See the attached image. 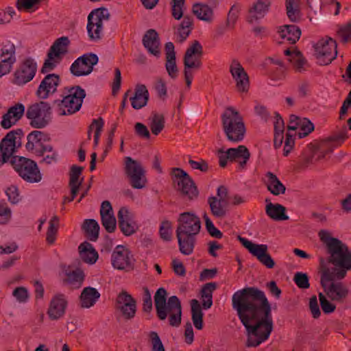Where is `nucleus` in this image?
I'll return each mask as SVG.
<instances>
[{
  "instance_id": "0e129e2a",
  "label": "nucleus",
  "mask_w": 351,
  "mask_h": 351,
  "mask_svg": "<svg viewBox=\"0 0 351 351\" xmlns=\"http://www.w3.org/2000/svg\"><path fill=\"white\" fill-rule=\"evenodd\" d=\"M319 299L320 302V306L322 307V311L324 313L328 314L335 311L336 308V306L331 303L322 293L319 294Z\"/></svg>"
},
{
  "instance_id": "f8f14e48",
  "label": "nucleus",
  "mask_w": 351,
  "mask_h": 351,
  "mask_svg": "<svg viewBox=\"0 0 351 351\" xmlns=\"http://www.w3.org/2000/svg\"><path fill=\"white\" fill-rule=\"evenodd\" d=\"M110 14L106 8H97L93 10L88 16L86 26L89 38L99 40L103 29V20H108Z\"/></svg>"
},
{
  "instance_id": "5fc2aeb1",
  "label": "nucleus",
  "mask_w": 351,
  "mask_h": 351,
  "mask_svg": "<svg viewBox=\"0 0 351 351\" xmlns=\"http://www.w3.org/2000/svg\"><path fill=\"white\" fill-rule=\"evenodd\" d=\"M298 127L300 130L298 132V135L300 138L308 136L311 132L314 130V125L307 119H301Z\"/></svg>"
},
{
  "instance_id": "864d4df0",
  "label": "nucleus",
  "mask_w": 351,
  "mask_h": 351,
  "mask_svg": "<svg viewBox=\"0 0 351 351\" xmlns=\"http://www.w3.org/2000/svg\"><path fill=\"white\" fill-rule=\"evenodd\" d=\"M42 154L37 155L38 156H42L43 159L40 162H43L47 165H51L55 163L58 160V153L54 150L53 146L51 145L50 151H42Z\"/></svg>"
},
{
  "instance_id": "c756f323",
  "label": "nucleus",
  "mask_w": 351,
  "mask_h": 351,
  "mask_svg": "<svg viewBox=\"0 0 351 351\" xmlns=\"http://www.w3.org/2000/svg\"><path fill=\"white\" fill-rule=\"evenodd\" d=\"M208 204L210 212L215 217L222 219L227 216L229 211L228 202L216 199L215 196H210L208 198Z\"/></svg>"
},
{
  "instance_id": "4468645a",
  "label": "nucleus",
  "mask_w": 351,
  "mask_h": 351,
  "mask_svg": "<svg viewBox=\"0 0 351 351\" xmlns=\"http://www.w3.org/2000/svg\"><path fill=\"white\" fill-rule=\"evenodd\" d=\"M315 55L320 64H329L337 57V43L329 37L322 38L315 45Z\"/></svg>"
},
{
  "instance_id": "bb28decb",
  "label": "nucleus",
  "mask_w": 351,
  "mask_h": 351,
  "mask_svg": "<svg viewBox=\"0 0 351 351\" xmlns=\"http://www.w3.org/2000/svg\"><path fill=\"white\" fill-rule=\"evenodd\" d=\"M25 107L21 104H17L9 108L7 113L3 116L1 125L8 129L14 125L23 115Z\"/></svg>"
},
{
  "instance_id": "7ed1b4c3",
  "label": "nucleus",
  "mask_w": 351,
  "mask_h": 351,
  "mask_svg": "<svg viewBox=\"0 0 351 351\" xmlns=\"http://www.w3.org/2000/svg\"><path fill=\"white\" fill-rule=\"evenodd\" d=\"M318 234L330 254L328 262L334 265L331 273L336 274L338 280L344 278L351 270V251L341 241L332 237L327 230H321Z\"/></svg>"
},
{
  "instance_id": "c9c22d12",
  "label": "nucleus",
  "mask_w": 351,
  "mask_h": 351,
  "mask_svg": "<svg viewBox=\"0 0 351 351\" xmlns=\"http://www.w3.org/2000/svg\"><path fill=\"white\" fill-rule=\"evenodd\" d=\"M238 240L256 258L261 259L267 253L268 247L265 244H254L245 238L238 236Z\"/></svg>"
},
{
  "instance_id": "4d7b16f0",
  "label": "nucleus",
  "mask_w": 351,
  "mask_h": 351,
  "mask_svg": "<svg viewBox=\"0 0 351 351\" xmlns=\"http://www.w3.org/2000/svg\"><path fill=\"white\" fill-rule=\"evenodd\" d=\"M185 0H171V14L175 19L179 20L183 16V7Z\"/></svg>"
},
{
  "instance_id": "13d9d810",
  "label": "nucleus",
  "mask_w": 351,
  "mask_h": 351,
  "mask_svg": "<svg viewBox=\"0 0 351 351\" xmlns=\"http://www.w3.org/2000/svg\"><path fill=\"white\" fill-rule=\"evenodd\" d=\"M290 62L292 63L296 71L302 72L305 70L304 66L306 64V61L300 51L293 54V58H292Z\"/></svg>"
},
{
  "instance_id": "8fccbe9b",
  "label": "nucleus",
  "mask_w": 351,
  "mask_h": 351,
  "mask_svg": "<svg viewBox=\"0 0 351 351\" xmlns=\"http://www.w3.org/2000/svg\"><path fill=\"white\" fill-rule=\"evenodd\" d=\"M337 35L343 43L351 41V21L346 24L339 25Z\"/></svg>"
},
{
  "instance_id": "9b49d317",
  "label": "nucleus",
  "mask_w": 351,
  "mask_h": 351,
  "mask_svg": "<svg viewBox=\"0 0 351 351\" xmlns=\"http://www.w3.org/2000/svg\"><path fill=\"white\" fill-rule=\"evenodd\" d=\"M173 182L177 184L176 189L181 195L189 199H196L199 195L197 188L192 178L182 169L175 168L173 169Z\"/></svg>"
},
{
  "instance_id": "f704fd0d",
  "label": "nucleus",
  "mask_w": 351,
  "mask_h": 351,
  "mask_svg": "<svg viewBox=\"0 0 351 351\" xmlns=\"http://www.w3.org/2000/svg\"><path fill=\"white\" fill-rule=\"evenodd\" d=\"M80 258L88 264H94L98 259V253L88 242L84 241L78 247Z\"/></svg>"
},
{
  "instance_id": "bf43d9fd",
  "label": "nucleus",
  "mask_w": 351,
  "mask_h": 351,
  "mask_svg": "<svg viewBox=\"0 0 351 351\" xmlns=\"http://www.w3.org/2000/svg\"><path fill=\"white\" fill-rule=\"evenodd\" d=\"M172 226L171 223L169 221H164L162 222L159 232L160 238L166 241H169L172 237Z\"/></svg>"
},
{
  "instance_id": "603ef678",
  "label": "nucleus",
  "mask_w": 351,
  "mask_h": 351,
  "mask_svg": "<svg viewBox=\"0 0 351 351\" xmlns=\"http://www.w3.org/2000/svg\"><path fill=\"white\" fill-rule=\"evenodd\" d=\"M167 290L163 288L160 287L159 288L154 296V304L156 309H158L160 307H163L166 303H167Z\"/></svg>"
},
{
  "instance_id": "2eb2a0df",
  "label": "nucleus",
  "mask_w": 351,
  "mask_h": 351,
  "mask_svg": "<svg viewBox=\"0 0 351 351\" xmlns=\"http://www.w3.org/2000/svg\"><path fill=\"white\" fill-rule=\"evenodd\" d=\"M125 171L133 188L139 189L145 186L147 180L145 170L139 162L130 157H126Z\"/></svg>"
},
{
  "instance_id": "a878e982",
  "label": "nucleus",
  "mask_w": 351,
  "mask_h": 351,
  "mask_svg": "<svg viewBox=\"0 0 351 351\" xmlns=\"http://www.w3.org/2000/svg\"><path fill=\"white\" fill-rule=\"evenodd\" d=\"M117 217L119 227L123 234L130 236L136 232L137 229L136 224L132 220L130 213L125 207H122L119 209Z\"/></svg>"
},
{
  "instance_id": "393cba45",
  "label": "nucleus",
  "mask_w": 351,
  "mask_h": 351,
  "mask_svg": "<svg viewBox=\"0 0 351 351\" xmlns=\"http://www.w3.org/2000/svg\"><path fill=\"white\" fill-rule=\"evenodd\" d=\"M143 46L148 52L156 58L160 56V43L158 34L155 29L147 30L143 37Z\"/></svg>"
},
{
  "instance_id": "338daca9",
  "label": "nucleus",
  "mask_w": 351,
  "mask_h": 351,
  "mask_svg": "<svg viewBox=\"0 0 351 351\" xmlns=\"http://www.w3.org/2000/svg\"><path fill=\"white\" fill-rule=\"evenodd\" d=\"M143 310L146 313H150L152 310V300L150 291L147 287H143Z\"/></svg>"
},
{
  "instance_id": "6e6d98bb",
  "label": "nucleus",
  "mask_w": 351,
  "mask_h": 351,
  "mask_svg": "<svg viewBox=\"0 0 351 351\" xmlns=\"http://www.w3.org/2000/svg\"><path fill=\"white\" fill-rule=\"evenodd\" d=\"M203 218L205 221L206 228L210 236L217 239H221L223 237L222 232L218 230L213 224L206 213H204Z\"/></svg>"
},
{
  "instance_id": "7c9ffc66",
  "label": "nucleus",
  "mask_w": 351,
  "mask_h": 351,
  "mask_svg": "<svg viewBox=\"0 0 351 351\" xmlns=\"http://www.w3.org/2000/svg\"><path fill=\"white\" fill-rule=\"evenodd\" d=\"M166 63L165 68L168 75L172 78L176 79L178 76V69L176 62V53L173 43L168 42L165 44Z\"/></svg>"
},
{
  "instance_id": "423d86ee",
  "label": "nucleus",
  "mask_w": 351,
  "mask_h": 351,
  "mask_svg": "<svg viewBox=\"0 0 351 351\" xmlns=\"http://www.w3.org/2000/svg\"><path fill=\"white\" fill-rule=\"evenodd\" d=\"M338 280L336 274H332L328 267H323L321 275V285L324 289L326 295L335 302H342L348 295V289Z\"/></svg>"
},
{
  "instance_id": "e433bc0d",
  "label": "nucleus",
  "mask_w": 351,
  "mask_h": 351,
  "mask_svg": "<svg viewBox=\"0 0 351 351\" xmlns=\"http://www.w3.org/2000/svg\"><path fill=\"white\" fill-rule=\"evenodd\" d=\"M99 298L100 293L95 288L85 287L80 295L81 306L82 308H90L95 304Z\"/></svg>"
},
{
  "instance_id": "e2e57ef3",
  "label": "nucleus",
  "mask_w": 351,
  "mask_h": 351,
  "mask_svg": "<svg viewBox=\"0 0 351 351\" xmlns=\"http://www.w3.org/2000/svg\"><path fill=\"white\" fill-rule=\"evenodd\" d=\"M293 280L300 289H308L310 287L308 275L305 273L297 272L294 275Z\"/></svg>"
},
{
  "instance_id": "2f4dec72",
  "label": "nucleus",
  "mask_w": 351,
  "mask_h": 351,
  "mask_svg": "<svg viewBox=\"0 0 351 351\" xmlns=\"http://www.w3.org/2000/svg\"><path fill=\"white\" fill-rule=\"evenodd\" d=\"M149 99V93L146 86L143 84H137L135 88L134 95L130 97L133 108L138 110L147 105Z\"/></svg>"
},
{
  "instance_id": "412c9836",
  "label": "nucleus",
  "mask_w": 351,
  "mask_h": 351,
  "mask_svg": "<svg viewBox=\"0 0 351 351\" xmlns=\"http://www.w3.org/2000/svg\"><path fill=\"white\" fill-rule=\"evenodd\" d=\"M60 83V77L56 73L47 74L41 81L36 90V95L38 98L45 99L49 95L55 93Z\"/></svg>"
},
{
  "instance_id": "680f3d73",
  "label": "nucleus",
  "mask_w": 351,
  "mask_h": 351,
  "mask_svg": "<svg viewBox=\"0 0 351 351\" xmlns=\"http://www.w3.org/2000/svg\"><path fill=\"white\" fill-rule=\"evenodd\" d=\"M287 14L289 19L295 22L300 19L298 3H286Z\"/></svg>"
},
{
  "instance_id": "4c0bfd02",
  "label": "nucleus",
  "mask_w": 351,
  "mask_h": 351,
  "mask_svg": "<svg viewBox=\"0 0 351 351\" xmlns=\"http://www.w3.org/2000/svg\"><path fill=\"white\" fill-rule=\"evenodd\" d=\"M192 12L201 21L211 22L213 19V10L208 5L196 3L193 5Z\"/></svg>"
},
{
  "instance_id": "6ab92c4d",
  "label": "nucleus",
  "mask_w": 351,
  "mask_h": 351,
  "mask_svg": "<svg viewBox=\"0 0 351 351\" xmlns=\"http://www.w3.org/2000/svg\"><path fill=\"white\" fill-rule=\"evenodd\" d=\"M99 58L95 53H89L77 58L70 67L71 73L77 77L87 75L93 70V66L97 64Z\"/></svg>"
},
{
  "instance_id": "1a4fd4ad",
  "label": "nucleus",
  "mask_w": 351,
  "mask_h": 351,
  "mask_svg": "<svg viewBox=\"0 0 351 351\" xmlns=\"http://www.w3.org/2000/svg\"><path fill=\"white\" fill-rule=\"evenodd\" d=\"M156 316L160 321L168 319L172 327H178L182 322V304L176 295H172L167 300L163 307L156 309Z\"/></svg>"
},
{
  "instance_id": "a18cd8bd",
  "label": "nucleus",
  "mask_w": 351,
  "mask_h": 351,
  "mask_svg": "<svg viewBox=\"0 0 351 351\" xmlns=\"http://www.w3.org/2000/svg\"><path fill=\"white\" fill-rule=\"evenodd\" d=\"M149 126L153 134L158 135L165 128V117L162 114L152 112L149 119Z\"/></svg>"
},
{
  "instance_id": "de8ad7c7",
  "label": "nucleus",
  "mask_w": 351,
  "mask_h": 351,
  "mask_svg": "<svg viewBox=\"0 0 351 351\" xmlns=\"http://www.w3.org/2000/svg\"><path fill=\"white\" fill-rule=\"evenodd\" d=\"M66 97H69L73 100L80 102L82 105L83 100L86 97L85 90L80 86H74L69 88H65Z\"/></svg>"
},
{
  "instance_id": "473e14b6",
  "label": "nucleus",
  "mask_w": 351,
  "mask_h": 351,
  "mask_svg": "<svg viewBox=\"0 0 351 351\" xmlns=\"http://www.w3.org/2000/svg\"><path fill=\"white\" fill-rule=\"evenodd\" d=\"M226 154L230 156V160H237L241 167L244 168L250 158V153L245 145H239L237 148H229Z\"/></svg>"
},
{
  "instance_id": "72a5a7b5",
  "label": "nucleus",
  "mask_w": 351,
  "mask_h": 351,
  "mask_svg": "<svg viewBox=\"0 0 351 351\" xmlns=\"http://www.w3.org/2000/svg\"><path fill=\"white\" fill-rule=\"evenodd\" d=\"M84 168L76 165H73L71 167L69 173V187L71 193V199L75 198L78 193L79 189L82 185L83 178L80 180V176L82 174Z\"/></svg>"
},
{
  "instance_id": "6e6552de",
  "label": "nucleus",
  "mask_w": 351,
  "mask_h": 351,
  "mask_svg": "<svg viewBox=\"0 0 351 351\" xmlns=\"http://www.w3.org/2000/svg\"><path fill=\"white\" fill-rule=\"evenodd\" d=\"M69 43L68 37L66 36L56 40L51 46L47 53V59L40 69L42 73H48L56 67L61 62L63 56L67 53Z\"/></svg>"
},
{
  "instance_id": "774afa93",
  "label": "nucleus",
  "mask_w": 351,
  "mask_h": 351,
  "mask_svg": "<svg viewBox=\"0 0 351 351\" xmlns=\"http://www.w3.org/2000/svg\"><path fill=\"white\" fill-rule=\"evenodd\" d=\"M149 337L152 341V351H165V347L157 332H151Z\"/></svg>"
},
{
  "instance_id": "c85d7f7f",
  "label": "nucleus",
  "mask_w": 351,
  "mask_h": 351,
  "mask_svg": "<svg viewBox=\"0 0 351 351\" xmlns=\"http://www.w3.org/2000/svg\"><path fill=\"white\" fill-rule=\"evenodd\" d=\"M270 0H258L249 10L247 21L254 23L263 18L269 10Z\"/></svg>"
},
{
  "instance_id": "c03bdc74",
  "label": "nucleus",
  "mask_w": 351,
  "mask_h": 351,
  "mask_svg": "<svg viewBox=\"0 0 351 351\" xmlns=\"http://www.w3.org/2000/svg\"><path fill=\"white\" fill-rule=\"evenodd\" d=\"M217 289L215 282H208L204 285L201 290L202 298V307L204 309L210 308L213 305V292Z\"/></svg>"
},
{
  "instance_id": "a211bd4d",
  "label": "nucleus",
  "mask_w": 351,
  "mask_h": 351,
  "mask_svg": "<svg viewBox=\"0 0 351 351\" xmlns=\"http://www.w3.org/2000/svg\"><path fill=\"white\" fill-rule=\"evenodd\" d=\"M134 258L131 252L123 245H117L111 255L112 265L119 270H130L134 268Z\"/></svg>"
},
{
  "instance_id": "69168bd1",
  "label": "nucleus",
  "mask_w": 351,
  "mask_h": 351,
  "mask_svg": "<svg viewBox=\"0 0 351 351\" xmlns=\"http://www.w3.org/2000/svg\"><path fill=\"white\" fill-rule=\"evenodd\" d=\"M12 217L11 209L6 203H0V224L8 223Z\"/></svg>"
},
{
  "instance_id": "39448f33",
  "label": "nucleus",
  "mask_w": 351,
  "mask_h": 351,
  "mask_svg": "<svg viewBox=\"0 0 351 351\" xmlns=\"http://www.w3.org/2000/svg\"><path fill=\"white\" fill-rule=\"evenodd\" d=\"M223 131L227 139L232 143L241 142L246 132L242 116L233 107L226 108L221 114Z\"/></svg>"
},
{
  "instance_id": "20e7f679",
  "label": "nucleus",
  "mask_w": 351,
  "mask_h": 351,
  "mask_svg": "<svg viewBox=\"0 0 351 351\" xmlns=\"http://www.w3.org/2000/svg\"><path fill=\"white\" fill-rule=\"evenodd\" d=\"M178 223L176 232L180 251L189 255L193 251L195 237L200 232V219L193 213L185 212L179 215Z\"/></svg>"
},
{
  "instance_id": "49530a36",
  "label": "nucleus",
  "mask_w": 351,
  "mask_h": 351,
  "mask_svg": "<svg viewBox=\"0 0 351 351\" xmlns=\"http://www.w3.org/2000/svg\"><path fill=\"white\" fill-rule=\"evenodd\" d=\"M66 276L64 282L70 285L73 289L80 288L84 278L83 271L80 269L66 273Z\"/></svg>"
},
{
  "instance_id": "4be33fe9",
  "label": "nucleus",
  "mask_w": 351,
  "mask_h": 351,
  "mask_svg": "<svg viewBox=\"0 0 351 351\" xmlns=\"http://www.w3.org/2000/svg\"><path fill=\"white\" fill-rule=\"evenodd\" d=\"M230 72L236 82V88L239 93H247L250 88L249 77L244 68L237 60H233Z\"/></svg>"
},
{
  "instance_id": "0eeeda50",
  "label": "nucleus",
  "mask_w": 351,
  "mask_h": 351,
  "mask_svg": "<svg viewBox=\"0 0 351 351\" xmlns=\"http://www.w3.org/2000/svg\"><path fill=\"white\" fill-rule=\"evenodd\" d=\"M203 47L197 40H194L184 53L183 58L184 75L186 85L190 88L193 80V71L198 70L202 66Z\"/></svg>"
},
{
  "instance_id": "58836bf2",
  "label": "nucleus",
  "mask_w": 351,
  "mask_h": 351,
  "mask_svg": "<svg viewBox=\"0 0 351 351\" xmlns=\"http://www.w3.org/2000/svg\"><path fill=\"white\" fill-rule=\"evenodd\" d=\"M266 177L267 178V181L266 182L267 189L271 194L274 195H279L285 193V186L280 181L274 173L268 171L266 173Z\"/></svg>"
},
{
  "instance_id": "9d476101",
  "label": "nucleus",
  "mask_w": 351,
  "mask_h": 351,
  "mask_svg": "<svg viewBox=\"0 0 351 351\" xmlns=\"http://www.w3.org/2000/svg\"><path fill=\"white\" fill-rule=\"evenodd\" d=\"M26 116L30 120V125L33 128H43L51 120V107L45 101L36 103L27 108Z\"/></svg>"
},
{
  "instance_id": "b1692460",
  "label": "nucleus",
  "mask_w": 351,
  "mask_h": 351,
  "mask_svg": "<svg viewBox=\"0 0 351 351\" xmlns=\"http://www.w3.org/2000/svg\"><path fill=\"white\" fill-rule=\"evenodd\" d=\"M67 306V301L63 294H57L51 299L47 309V315L53 321L63 317Z\"/></svg>"
},
{
  "instance_id": "ea45409f",
  "label": "nucleus",
  "mask_w": 351,
  "mask_h": 351,
  "mask_svg": "<svg viewBox=\"0 0 351 351\" xmlns=\"http://www.w3.org/2000/svg\"><path fill=\"white\" fill-rule=\"evenodd\" d=\"M286 208L279 204L269 202L266 205V214L276 221L287 220L289 217L285 214Z\"/></svg>"
},
{
  "instance_id": "37998d69",
  "label": "nucleus",
  "mask_w": 351,
  "mask_h": 351,
  "mask_svg": "<svg viewBox=\"0 0 351 351\" xmlns=\"http://www.w3.org/2000/svg\"><path fill=\"white\" fill-rule=\"evenodd\" d=\"M191 311L194 326L197 330H202L203 328L204 313L199 302L195 299L191 301Z\"/></svg>"
},
{
  "instance_id": "aec40b11",
  "label": "nucleus",
  "mask_w": 351,
  "mask_h": 351,
  "mask_svg": "<svg viewBox=\"0 0 351 351\" xmlns=\"http://www.w3.org/2000/svg\"><path fill=\"white\" fill-rule=\"evenodd\" d=\"M37 64L32 58L26 59L14 74V84L21 86L30 82L36 75Z\"/></svg>"
},
{
  "instance_id": "052dcab7",
  "label": "nucleus",
  "mask_w": 351,
  "mask_h": 351,
  "mask_svg": "<svg viewBox=\"0 0 351 351\" xmlns=\"http://www.w3.org/2000/svg\"><path fill=\"white\" fill-rule=\"evenodd\" d=\"M102 226L108 232L112 233L116 229V218L114 215L101 217Z\"/></svg>"
},
{
  "instance_id": "dca6fc26",
  "label": "nucleus",
  "mask_w": 351,
  "mask_h": 351,
  "mask_svg": "<svg viewBox=\"0 0 351 351\" xmlns=\"http://www.w3.org/2000/svg\"><path fill=\"white\" fill-rule=\"evenodd\" d=\"M115 308L125 320H130L136 315V301L127 291H122L117 297Z\"/></svg>"
},
{
  "instance_id": "09e8293b",
  "label": "nucleus",
  "mask_w": 351,
  "mask_h": 351,
  "mask_svg": "<svg viewBox=\"0 0 351 351\" xmlns=\"http://www.w3.org/2000/svg\"><path fill=\"white\" fill-rule=\"evenodd\" d=\"M59 219L57 216H53L49 221V226L47 232L46 241L48 244H53L56 241V237L58 232Z\"/></svg>"
},
{
  "instance_id": "f03ea898",
  "label": "nucleus",
  "mask_w": 351,
  "mask_h": 351,
  "mask_svg": "<svg viewBox=\"0 0 351 351\" xmlns=\"http://www.w3.org/2000/svg\"><path fill=\"white\" fill-rule=\"evenodd\" d=\"M23 130L17 129L9 132L0 143V166L10 159V163L19 175L25 181L34 183L42 179V175L36 162L23 156L13 154L22 145Z\"/></svg>"
},
{
  "instance_id": "3c124183",
  "label": "nucleus",
  "mask_w": 351,
  "mask_h": 351,
  "mask_svg": "<svg viewBox=\"0 0 351 351\" xmlns=\"http://www.w3.org/2000/svg\"><path fill=\"white\" fill-rule=\"evenodd\" d=\"M316 153V150L314 148V145L313 144H310L308 145V153H304L302 156L300 167L301 168L305 169L308 167L310 165L313 164L314 162V156Z\"/></svg>"
},
{
  "instance_id": "ddd939ff",
  "label": "nucleus",
  "mask_w": 351,
  "mask_h": 351,
  "mask_svg": "<svg viewBox=\"0 0 351 351\" xmlns=\"http://www.w3.org/2000/svg\"><path fill=\"white\" fill-rule=\"evenodd\" d=\"M347 138V129L344 127L337 133L333 134L328 138L321 140L316 144H313L316 152L319 153L315 160L323 159L326 154L332 152L333 149L343 143Z\"/></svg>"
},
{
  "instance_id": "f257e3e1",
  "label": "nucleus",
  "mask_w": 351,
  "mask_h": 351,
  "mask_svg": "<svg viewBox=\"0 0 351 351\" xmlns=\"http://www.w3.org/2000/svg\"><path fill=\"white\" fill-rule=\"evenodd\" d=\"M232 306L245 328V346L257 347L273 330L271 306L265 293L255 287H246L232 297Z\"/></svg>"
},
{
  "instance_id": "79ce46f5",
  "label": "nucleus",
  "mask_w": 351,
  "mask_h": 351,
  "mask_svg": "<svg viewBox=\"0 0 351 351\" xmlns=\"http://www.w3.org/2000/svg\"><path fill=\"white\" fill-rule=\"evenodd\" d=\"M82 228L89 240L92 241L97 240L100 228L95 219H85L82 223Z\"/></svg>"
},
{
  "instance_id": "a19ab883",
  "label": "nucleus",
  "mask_w": 351,
  "mask_h": 351,
  "mask_svg": "<svg viewBox=\"0 0 351 351\" xmlns=\"http://www.w3.org/2000/svg\"><path fill=\"white\" fill-rule=\"evenodd\" d=\"M282 38H286L291 43H295L301 36L300 29L294 25H286L279 31Z\"/></svg>"
},
{
  "instance_id": "cd10ccee",
  "label": "nucleus",
  "mask_w": 351,
  "mask_h": 351,
  "mask_svg": "<svg viewBox=\"0 0 351 351\" xmlns=\"http://www.w3.org/2000/svg\"><path fill=\"white\" fill-rule=\"evenodd\" d=\"M54 104L56 105L58 114L62 116L74 114L82 107L80 102H77L66 95L61 100H55Z\"/></svg>"
},
{
  "instance_id": "5701e85b",
  "label": "nucleus",
  "mask_w": 351,
  "mask_h": 351,
  "mask_svg": "<svg viewBox=\"0 0 351 351\" xmlns=\"http://www.w3.org/2000/svg\"><path fill=\"white\" fill-rule=\"evenodd\" d=\"M15 62V46L8 42L2 47L0 53V77L10 72Z\"/></svg>"
},
{
  "instance_id": "f3484780",
  "label": "nucleus",
  "mask_w": 351,
  "mask_h": 351,
  "mask_svg": "<svg viewBox=\"0 0 351 351\" xmlns=\"http://www.w3.org/2000/svg\"><path fill=\"white\" fill-rule=\"evenodd\" d=\"M49 140L47 134L41 131L34 130L27 135L25 148L28 152L37 156L42 154V151L51 150Z\"/></svg>"
}]
</instances>
